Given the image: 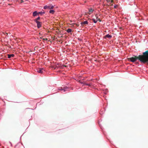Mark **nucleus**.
Segmentation results:
<instances>
[{
	"label": "nucleus",
	"instance_id": "obj_3",
	"mask_svg": "<svg viewBox=\"0 0 148 148\" xmlns=\"http://www.w3.org/2000/svg\"><path fill=\"white\" fill-rule=\"evenodd\" d=\"M59 90L60 91H63L64 92H65L69 90V88L67 87H64L63 88H59Z\"/></svg>",
	"mask_w": 148,
	"mask_h": 148
},
{
	"label": "nucleus",
	"instance_id": "obj_15",
	"mask_svg": "<svg viewBox=\"0 0 148 148\" xmlns=\"http://www.w3.org/2000/svg\"><path fill=\"white\" fill-rule=\"evenodd\" d=\"M38 14H40L41 15L42 14H45V12H38Z\"/></svg>",
	"mask_w": 148,
	"mask_h": 148
},
{
	"label": "nucleus",
	"instance_id": "obj_9",
	"mask_svg": "<svg viewBox=\"0 0 148 148\" xmlns=\"http://www.w3.org/2000/svg\"><path fill=\"white\" fill-rule=\"evenodd\" d=\"M38 14V12H37V11H35L33 13V16H35Z\"/></svg>",
	"mask_w": 148,
	"mask_h": 148
},
{
	"label": "nucleus",
	"instance_id": "obj_6",
	"mask_svg": "<svg viewBox=\"0 0 148 148\" xmlns=\"http://www.w3.org/2000/svg\"><path fill=\"white\" fill-rule=\"evenodd\" d=\"M81 85L82 86H90L91 85L90 84H87L85 82H83L82 83H81Z\"/></svg>",
	"mask_w": 148,
	"mask_h": 148
},
{
	"label": "nucleus",
	"instance_id": "obj_10",
	"mask_svg": "<svg viewBox=\"0 0 148 148\" xmlns=\"http://www.w3.org/2000/svg\"><path fill=\"white\" fill-rule=\"evenodd\" d=\"M112 37V36L111 35H110L109 34H108L106 35L105 38H111Z\"/></svg>",
	"mask_w": 148,
	"mask_h": 148
},
{
	"label": "nucleus",
	"instance_id": "obj_2",
	"mask_svg": "<svg viewBox=\"0 0 148 148\" xmlns=\"http://www.w3.org/2000/svg\"><path fill=\"white\" fill-rule=\"evenodd\" d=\"M54 6L52 4H49L44 6L43 8L45 9H51L53 8Z\"/></svg>",
	"mask_w": 148,
	"mask_h": 148
},
{
	"label": "nucleus",
	"instance_id": "obj_19",
	"mask_svg": "<svg viewBox=\"0 0 148 148\" xmlns=\"http://www.w3.org/2000/svg\"><path fill=\"white\" fill-rule=\"evenodd\" d=\"M23 0H21V3H23Z\"/></svg>",
	"mask_w": 148,
	"mask_h": 148
},
{
	"label": "nucleus",
	"instance_id": "obj_7",
	"mask_svg": "<svg viewBox=\"0 0 148 148\" xmlns=\"http://www.w3.org/2000/svg\"><path fill=\"white\" fill-rule=\"evenodd\" d=\"M44 70L43 69H37V72L39 73H43V71Z\"/></svg>",
	"mask_w": 148,
	"mask_h": 148
},
{
	"label": "nucleus",
	"instance_id": "obj_18",
	"mask_svg": "<svg viewBox=\"0 0 148 148\" xmlns=\"http://www.w3.org/2000/svg\"><path fill=\"white\" fill-rule=\"evenodd\" d=\"M106 1L108 2H111V3H112L113 2V0H106Z\"/></svg>",
	"mask_w": 148,
	"mask_h": 148
},
{
	"label": "nucleus",
	"instance_id": "obj_14",
	"mask_svg": "<svg viewBox=\"0 0 148 148\" xmlns=\"http://www.w3.org/2000/svg\"><path fill=\"white\" fill-rule=\"evenodd\" d=\"M49 13L52 14H53L54 12V11L53 10H51L49 12Z\"/></svg>",
	"mask_w": 148,
	"mask_h": 148
},
{
	"label": "nucleus",
	"instance_id": "obj_5",
	"mask_svg": "<svg viewBox=\"0 0 148 148\" xmlns=\"http://www.w3.org/2000/svg\"><path fill=\"white\" fill-rule=\"evenodd\" d=\"M36 23L37 24V27L38 28H39L41 27V23L38 21H37Z\"/></svg>",
	"mask_w": 148,
	"mask_h": 148
},
{
	"label": "nucleus",
	"instance_id": "obj_20",
	"mask_svg": "<svg viewBox=\"0 0 148 148\" xmlns=\"http://www.w3.org/2000/svg\"><path fill=\"white\" fill-rule=\"evenodd\" d=\"M114 8H116V6H114Z\"/></svg>",
	"mask_w": 148,
	"mask_h": 148
},
{
	"label": "nucleus",
	"instance_id": "obj_16",
	"mask_svg": "<svg viewBox=\"0 0 148 148\" xmlns=\"http://www.w3.org/2000/svg\"><path fill=\"white\" fill-rule=\"evenodd\" d=\"M92 20L93 21V22H94V23H97V21H98V20H95L94 18H93L92 19Z\"/></svg>",
	"mask_w": 148,
	"mask_h": 148
},
{
	"label": "nucleus",
	"instance_id": "obj_21",
	"mask_svg": "<svg viewBox=\"0 0 148 148\" xmlns=\"http://www.w3.org/2000/svg\"><path fill=\"white\" fill-rule=\"evenodd\" d=\"M47 40V38H45V40Z\"/></svg>",
	"mask_w": 148,
	"mask_h": 148
},
{
	"label": "nucleus",
	"instance_id": "obj_17",
	"mask_svg": "<svg viewBox=\"0 0 148 148\" xmlns=\"http://www.w3.org/2000/svg\"><path fill=\"white\" fill-rule=\"evenodd\" d=\"M40 17H38L37 18L35 19V22H36L37 21H38V20H39L40 19Z\"/></svg>",
	"mask_w": 148,
	"mask_h": 148
},
{
	"label": "nucleus",
	"instance_id": "obj_1",
	"mask_svg": "<svg viewBox=\"0 0 148 148\" xmlns=\"http://www.w3.org/2000/svg\"><path fill=\"white\" fill-rule=\"evenodd\" d=\"M143 55H139L137 57H132L128 59L129 61L132 62H136L138 59L141 62L144 63H147L148 62V50L143 53Z\"/></svg>",
	"mask_w": 148,
	"mask_h": 148
},
{
	"label": "nucleus",
	"instance_id": "obj_11",
	"mask_svg": "<svg viewBox=\"0 0 148 148\" xmlns=\"http://www.w3.org/2000/svg\"><path fill=\"white\" fill-rule=\"evenodd\" d=\"M14 56V55L13 54H12L10 55H8V58H10L11 57H13Z\"/></svg>",
	"mask_w": 148,
	"mask_h": 148
},
{
	"label": "nucleus",
	"instance_id": "obj_4",
	"mask_svg": "<svg viewBox=\"0 0 148 148\" xmlns=\"http://www.w3.org/2000/svg\"><path fill=\"white\" fill-rule=\"evenodd\" d=\"M88 13L89 14H90L93 12L94 9L92 8H89L88 9Z\"/></svg>",
	"mask_w": 148,
	"mask_h": 148
},
{
	"label": "nucleus",
	"instance_id": "obj_8",
	"mask_svg": "<svg viewBox=\"0 0 148 148\" xmlns=\"http://www.w3.org/2000/svg\"><path fill=\"white\" fill-rule=\"evenodd\" d=\"M88 24V22L87 21H85L82 22L81 23V24L82 26H84V25H87Z\"/></svg>",
	"mask_w": 148,
	"mask_h": 148
},
{
	"label": "nucleus",
	"instance_id": "obj_12",
	"mask_svg": "<svg viewBox=\"0 0 148 148\" xmlns=\"http://www.w3.org/2000/svg\"><path fill=\"white\" fill-rule=\"evenodd\" d=\"M95 16L96 18V20H97L98 21H101L100 19L98 18V17L97 16V14H96Z\"/></svg>",
	"mask_w": 148,
	"mask_h": 148
},
{
	"label": "nucleus",
	"instance_id": "obj_13",
	"mask_svg": "<svg viewBox=\"0 0 148 148\" xmlns=\"http://www.w3.org/2000/svg\"><path fill=\"white\" fill-rule=\"evenodd\" d=\"M66 31L68 33H70L72 32V29H69Z\"/></svg>",
	"mask_w": 148,
	"mask_h": 148
}]
</instances>
